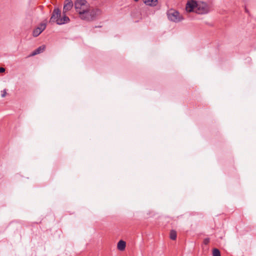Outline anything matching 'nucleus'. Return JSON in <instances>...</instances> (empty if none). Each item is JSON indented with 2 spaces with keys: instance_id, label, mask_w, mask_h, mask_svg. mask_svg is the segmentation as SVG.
<instances>
[{
  "instance_id": "f257e3e1",
  "label": "nucleus",
  "mask_w": 256,
  "mask_h": 256,
  "mask_svg": "<svg viewBox=\"0 0 256 256\" xmlns=\"http://www.w3.org/2000/svg\"><path fill=\"white\" fill-rule=\"evenodd\" d=\"M60 10L58 8H54L50 18V22H56L57 24L61 25L66 24L70 21L69 18L66 16V14H63V16L62 18H60Z\"/></svg>"
},
{
  "instance_id": "f03ea898",
  "label": "nucleus",
  "mask_w": 256,
  "mask_h": 256,
  "mask_svg": "<svg viewBox=\"0 0 256 256\" xmlns=\"http://www.w3.org/2000/svg\"><path fill=\"white\" fill-rule=\"evenodd\" d=\"M100 14V10L91 8L90 6L88 10H86V12H84L82 14L83 17L81 16L80 18L82 20L92 21L94 20Z\"/></svg>"
},
{
  "instance_id": "7ed1b4c3",
  "label": "nucleus",
  "mask_w": 256,
  "mask_h": 256,
  "mask_svg": "<svg viewBox=\"0 0 256 256\" xmlns=\"http://www.w3.org/2000/svg\"><path fill=\"white\" fill-rule=\"evenodd\" d=\"M89 6V4L86 0H76L74 2V8L76 12L78 14L79 17L81 16L83 17L82 14L88 10Z\"/></svg>"
},
{
  "instance_id": "20e7f679",
  "label": "nucleus",
  "mask_w": 256,
  "mask_h": 256,
  "mask_svg": "<svg viewBox=\"0 0 256 256\" xmlns=\"http://www.w3.org/2000/svg\"><path fill=\"white\" fill-rule=\"evenodd\" d=\"M166 14L168 19L170 20L175 22H180L183 19L182 17L180 15L178 12L173 9L168 10Z\"/></svg>"
},
{
  "instance_id": "39448f33",
  "label": "nucleus",
  "mask_w": 256,
  "mask_h": 256,
  "mask_svg": "<svg viewBox=\"0 0 256 256\" xmlns=\"http://www.w3.org/2000/svg\"><path fill=\"white\" fill-rule=\"evenodd\" d=\"M195 12L198 14H207L208 12V7L205 2L198 3Z\"/></svg>"
},
{
  "instance_id": "423d86ee",
  "label": "nucleus",
  "mask_w": 256,
  "mask_h": 256,
  "mask_svg": "<svg viewBox=\"0 0 256 256\" xmlns=\"http://www.w3.org/2000/svg\"><path fill=\"white\" fill-rule=\"evenodd\" d=\"M198 2L194 0H188L186 6V10L187 12H192L194 9L196 10Z\"/></svg>"
},
{
  "instance_id": "0eeeda50",
  "label": "nucleus",
  "mask_w": 256,
  "mask_h": 256,
  "mask_svg": "<svg viewBox=\"0 0 256 256\" xmlns=\"http://www.w3.org/2000/svg\"><path fill=\"white\" fill-rule=\"evenodd\" d=\"M72 2L71 0H66L64 6L62 14H66L72 8Z\"/></svg>"
},
{
  "instance_id": "6e6552de",
  "label": "nucleus",
  "mask_w": 256,
  "mask_h": 256,
  "mask_svg": "<svg viewBox=\"0 0 256 256\" xmlns=\"http://www.w3.org/2000/svg\"><path fill=\"white\" fill-rule=\"evenodd\" d=\"M44 49L45 46L44 45L41 46L36 49L34 51H33L32 52L30 55V56H34L38 54H40L44 50Z\"/></svg>"
},
{
  "instance_id": "1a4fd4ad",
  "label": "nucleus",
  "mask_w": 256,
  "mask_h": 256,
  "mask_svg": "<svg viewBox=\"0 0 256 256\" xmlns=\"http://www.w3.org/2000/svg\"><path fill=\"white\" fill-rule=\"evenodd\" d=\"M144 2L148 6H154L157 5L158 0H144Z\"/></svg>"
},
{
  "instance_id": "9d476101",
  "label": "nucleus",
  "mask_w": 256,
  "mask_h": 256,
  "mask_svg": "<svg viewBox=\"0 0 256 256\" xmlns=\"http://www.w3.org/2000/svg\"><path fill=\"white\" fill-rule=\"evenodd\" d=\"M126 243L124 240H120L118 243V248L120 250H123L125 249Z\"/></svg>"
},
{
  "instance_id": "9b49d317",
  "label": "nucleus",
  "mask_w": 256,
  "mask_h": 256,
  "mask_svg": "<svg viewBox=\"0 0 256 256\" xmlns=\"http://www.w3.org/2000/svg\"><path fill=\"white\" fill-rule=\"evenodd\" d=\"M42 33V30H40L39 28L34 29L32 32V35L34 37H36Z\"/></svg>"
},
{
  "instance_id": "f8f14e48",
  "label": "nucleus",
  "mask_w": 256,
  "mask_h": 256,
  "mask_svg": "<svg viewBox=\"0 0 256 256\" xmlns=\"http://www.w3.org/2000/svg\"><path fill=\"white\" fill-rule=\"evenodd\" d=\"M170 238L172 240H175L176 238V232L174 230H172L170 232Z\"/></svg>"
},
{
  "instance_id": "ddd939ff",
  "label": "nucleus",
  "mask_w": 256,
  "mask_h": 256,
  "mask_svg": "<svg viewBox=\"0 0 256 256\" xmlns=\"http://www.w3.org/2000/svg\"><path fill=\"white\" fill-rule=\"evenodd\" d=\"M213 256H220V251L217 248H214L212 251Z\"/></svg>"
},
{
  "instance_id": "4468645a",
  "label": "nucleus",
  "mask_w": 256,
  "mask_h": 256,
  "mask_svg": "<svg viewBox=\"0 0 256 256\" xmlns=\"http://www.w3.org/2000/svg\"><path fill=\"white\" fill-rule=\"evenodd\" d=\"M38 28H39L40 30H42V32L46 28V24H42L39 27H38Z\"/></svg>"
},
{
  "instance_id": "2eb2a0df",
  "label": "nucleus",
  "mask_w": 256,
  "mask_h": 256,
  "mask_svg": "<svg viewBox=\"0 0 256 256\" xmlns=\"http://www.w3.org/2000/svg\"><path fill=\"white\" fill-rule=\"evenodd\" d=\"M210 242L209 238H206L204 240V244L206 245L208 244Z\"/></svg>"
},
{
  "instance_id": "dca6fc26",
  "label": "nucleus",
  "mask_w": 256,
  "mask_h": 256,
  "mask_svg": "<svg viewBox=\"0 0 256 256\" xmlns=\"http://www.w3.org/2000/svg\"><path fill=\"white\" fill-rule=\"evenodd\" d=\"M2 92V97L4 98L6 94V90H4Z\"/></svg>"
},
{
  "instance_id": "f3484780",
  "label": "nucleus",
  "mask_w": 256,
  "mask_h": 256,
  "mask_svg": "<svg viewBox=\"0 0 256 256\" xmlns=\"http://www.w3.org/2000/svg\"><path fill=\"white\" fill-rule=\"evenodd\" d=\"M5 71V69L3 68H0V72H3Z\"/></svg>"
},
{
  "instance_id": "a211bd4d",
  "label": "nucleus",
  "mask_w": 256,
  "mask_h": 256,
  "mask_svg": "<svg viewBox=\"0 0 256 256\" xmlns=\"http://www.w3.org/2000/svg\"><path fill=\"white\" fill-rule=\"evenodd\" d=\"M245 10H246V12H247L248 10H247V9L246 8H245Z\"/></svg>"
},
{
  "instance_id": "6ab92c4d",
  "label": "nucleus",
  "mask_w": 256,
  "mask_h": 256,
  "mask_svg": "<svg viewBox=\"0 0 256 256\" xmlns=\"http://www.w3.org/2000/svg\"><path fill=\"white\" fill-rule=\"evenodd\" d=\"M135 2H137L138 1V0H134Z\"/></svg>"
}]
</instances>
